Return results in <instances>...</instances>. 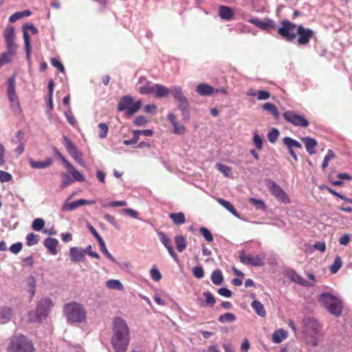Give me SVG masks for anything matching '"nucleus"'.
<instances>
[{"label":"nucleus","instance_id":"obj_59","mask_svg":"<svg viewBox=\"0 0 352 352\" xmlns=\"http://www.w3.org/2000/svg\"><path fill=\"white\" fill-rule=\"evenodd\" d=\"M253 142L258 150L262 149L263 140L256 132L254 133Z\"/></svg>","mask_w":352,"mask_h":352},{"label":"nucleus","instance_id":"obj_6","mask_svg":"<svg viewBox=\"0 0 352 352\" xmlns=\"http://www.w3.org/2000/svg\"><path fill=\"white\" fill-rule=\"evenodd\" d=\"M280 24V27L278 29V34L288 42L294 41L296 38L298 26L288 20H283Z\"/></svg>","mask_w":352,"mask_h":352},{"label":"nucleus","instance_id":"obj_29","mask_svg":"<svg viewBox=\"0 0 352 352\" xmlns=\"http://www.w3.org/2000/svg\"><path fill=\"white\" fill-rule=\"evenodd\" d=\"M287 337V332L283 329H280L275 331L272 334V341L276 344H279Z\"/></svg>","mask_w":352,"mask_h":352},{"label":"nucleus","instance_id":"obj_23","mask_svg":"<svg viewBox=\"0 0 352 352\" xmlns=\"http://www.w3.org/2000/svg\"><path fill=\"white\" fill-rule=\"evenodd\" d=\"M29 164L32 168L43 169L50 167L52 163L53 160L50 157L45 159L44 161H34L32 159H29Z\"/></svg>","mask_w":352,"mask_h":352},{"label":"nucleus","instance_id":"obj_15","mask_svg":"<svg viewBox=\"0 0 352 352\" xmlns=\"http://www.w3.org/2000/svg\"><path fill=\"white\" fill-rule=\"evenodd\" d=\"M248 21L250 23L256 25L261 30L266 32H269L272 29L276 28V25L275 22L272 19L269 18H265L263 21L258 19L252 18L248 19Z\"/></svg>","mask_w":352,"mask_h":352},{"label":"nucleus","instance_id":"obj_43","mask_svg":"<svg viewBox=\"0 0 352 352\" xmlns=\"http://www.w3.org/2000/svg\"><path fill=\"white\" fill-rule=\"evenodd\" d=\"M24 43H25V51L26 54V59L30 60L31 58V44H30V36L29 34L24 32Z\"/></svg>","mask_w":352,"mask_h":352},{"label":"nucleus","instance_id":"obj_38","mask_svg":"<svg viewBox=\"0 0 352 352\" xmlns=\"http://www.w3.org/2000/svg\"><path fill=\"white\" fill-rule=\"evenodd\" d=\"M142 103L140 100H137L135 102H133L129 108H127L125 112L127 116H131L138 112L142 107Z\"/></svg>","mask_w":352,"mask_h":352},{"label":"nucleus","instance_id":"obj_47","mask_svg":"<svg viewBox=\"0 0 352 352\" xmlns=\"http://www.w3.org/2000/svg\"><path fill=\"white\" fill-rule=\"evenodd\" d=\"M216 166L218 170L223 173L225 177H230L232 176V168L228 166L218 163Z\"/></svg>","mask_w":352,"mask_h":352},{"label":"nucleus","instance_id":"obj_42","mask_svg":"<svg viewBox=\"0 0 352 352\" xmlns=\"http://www.w3.org/2000/svg\"><path fill=\"white\" fill-rule=\"evenodd\" d=\"M4 38L6 43L14 42V30L12 26L7 27L4 30Z\"/></svg>","mask_w":352,"mask_h":352},{"label":"nucleus","instance_id":"obj_61","mask_svg":"<svg viewBox=\"0 0 352 352\" xmlns=\"http://www.w3.org/2000/svg\"><path fill=\"white\" fill-rule=\"evenodd\" d=\"M55 155L61 160V162L65 165L67 168H72V164L69 162L60 153V151L56 148H54Z\"/></svg>","mask_w":352,"mask_h":352},{"label":"nucleus","instance_id":"obj_17","mask_svg":"<svg viewBox=\"0 0 352 352\" xmlns=\"http://www.w3.org/2000/svg\"><path fill=\"white\" fill-rule=\"evenodd\" d=\"M157 235L160 238L161 243L165 246L167 249L169 254L171 257L176 261L179 262V258L177 254L174 251L173 247L171 243V240L170 238L163 232H158Z\"/></svg>","mask_w":352,"mask_h":352},{"label":"nucleus","instance_id":"obj_54","mask_svg":"<svg viewBox=\"0 0 352 352\" xmlns=\"http://www.w3.org/2000/svg\"><path fill=\"white\" fill-rule=\"evenodd\" d=\"M127 205L126 201H113L107 204H102V206L103 208L108 207H122L126 206Z\"/></svg>","mask_w":352,"mask_h":352},{"label":"nucleus","instance_id":"obj_21","mask_svg":"<svg viewBox=\"0 0 352 352\" xmlns=\"http://www.w3.org/2000/svg\"><path fill=\"white\" fill-rule=\"evenodd\" d=\"M12 314L13 310L11 307L7 306L0 307V324L8 323L12 319Z\"/></svg>","mask_w":352,"mask_h":352},{"label":"nucleus","instance_id":"obj_60","mask_svg":"<svg viewBox=\"0 0 352 352\" xmlns=\"http://www.w3.org/2000/svg\"><path fill=\"white\" fill-rule=\"evenodd\" d=\"M192 273L197 278H201L204 276V269L201 265H198L192 269Z\"/></svg>","mask_w":352,"mask_h":352},{"label":"nucleus","instance_id":"obj_10","mask_svg":"<svg viewBox=\"0 0 352 352\" xmlns=\"http://www.w3.org/2000/svg\"><path fill=\"white\" fill-rule=\"evenodd\" d=\"M52 305V301L50 298H42L38 302L36 307V319L39 320L46 318Z\"/></svg>","mask_w":352,"mask_h":352},{"label":"nucleus","instance_id":"obj_40","mask_svg":"<svg viewBox=\"0 0 352 352\" xmlns=\"http://www.w3.org/2000/svg\"><path fill=\"white\" fill-rule=\"evenodd\" d=\"M106 286L111 289H117L118 291H122L124 286L119 280L110 279L106 282Z\"/></svg>","mask_w":352,"mask_h":352},{"label":"nucleus","instance_id":"obj_35","mask_svg":"<svg viewBox=\"0 0 352 352\" xmlns=\"http://www.w3.org/2000/svg\"><path fill=\"white\" fill-rule=\"evenodd\" d=\"M211 280L215 285H220L223 281V276L220 270H214L211 274Z\"/></svg>","mask_w":352,"mask_h":352},{"label":"nucleus","instance_id":"obj_63","mask_svg":"<svg viewBox=\"0 0 352 352\" xmlns=\"http://www.w3.org/2000/svg\"><path fill=\"white\" fill-rule=\"evenodd\" d=\"M148 122V120L143 116H138L133 121V123L137 126H142Z\"/></svg>","mask_w":352,"mask_h":352},{"label":"nucleus","instance_id":"obj_13","mask_svg":"<svg viewBox=\"0 0 352 352\" xmlns=\"http://www.w3.org/2000/svg\"><path fill=\"white\" fill-rule=\"evenodd\" d=\"M8 97L13 108H20L18 97L15 91V77L8 79Z\"/></svg>","mask_w":352,"mask_h":352},{"label":"nucleus","instance_id":"obj_26","mask_svg":"<svg viewBox=\"0 0 352 352\" xmlns=\"http://www.w3.org/2000/svg\"><path fill=\"white\" fill-rule=\"evenodd\" d=\"M196 91L202 96H211L214 93V89L212 86L205 83L199 84L197 86Z\"/></svg>","mask_w":352,"mask_h":352},{"label":"nucleus","instance_id":"obj_16","mask_svg":"<svg viewBox=\"0 0 352 352\" xmlns=\"http://www.w3.org/2000/svg\"><path fill=\"white\" fill-rule=\"evenodd\" d=\"M139 92L142 95L152 94L155 91V84L148 80L144 76H140L137 84Z\"/></svg>","mask_w":352,"mask_h":352},{"label":"nucleus","instance_id":"obj_37","mask_svg":"<svg viewBox=\"0 0 352 352\" xmlns=\"http://www.w3.org/2000/svg\"><path fill=\"white\" fill-rule=\"evenodd\" d=\"M218 202L226 209H227L230 213H232L234 216L239 218V213L237 212L234 206L230 202L223 199H219Z\"/></svg>","mask_w":352,"mask_h":352},{"label":"nucleus","instance_id":"obj_34","mask_svg":"<svg viewBox=\"0 0 352 352\" xmlns=\"http://www.w3.org/2000/svg\"><path fill=\"white\" fill-rule=\"evenodd\" d=\"M283 144L288 148V149H293L294 148H301V144L290 137H285L283 140Z\"/></svg>","mask_w":352,"mask_h":352},{"label":"nucleus","instance_id":"obj_2","mask_svg":"<svg viewBox=\"0 0 352 352\" xmlns=\"http://www.w3.org/2000/svg\"><path fill=\"white\" fill-rule=\"evenodd\" d=\"M63 312L70 323H82L85 321L87 313L84 307L76 302H71L64 305Z\"/></svg>","mask_w":352,"mask_h":352},{"label":"nucleus","instance_id":"obj_56","mask_svg":"<svg viewBox=\"0 0 352 352\" xmlns=\"http://www.w3.org/2000/svg\"><path fill=\"white\" fill-rule=\"evenodd\" d=\"M98 128L100 129V133H99L100 138H101V139L105 138L107 135L108 131H109L108 126L106 124L101 122L98 124Z\"/></svg>","mask_w":352,"mask_h":352},{"label":"nucleus","instance_id":"obj_25","mask_svg":"<svg viewBox=\"0 0 352 352\" xmlns=\"http://www.w3.org/2000/svg\"><path fill=\"white\" fill-rule=\"evenodd\" d=\"M302 142L305 144L306 150L308 153L310 155L316 153V147L318 143L314 138L310 137H305L302 139Z\"/></svg>","mask_w":352,"mask_h":352},{"label":"nucleus","instance_id":"obj_50","mask_svg":"<svg viewBox=\"0 0 352 352\" xmlns=\"http://www.w3.org/2000/svg\"><path fill=\"white\" fill-rule=\"evenodd\" d=\"M250 201L252 204L253 206L258 210H261L265 211L266 210V205L263 201L261 199H257L255 198H250Z\"/></svg>","mask_w":352,"mask_h":352},{"label":"nucleus","instance_id":"obj_55","mask_svg":"<svg viewBox=\"0 0 352 352\" xmlns=\"http://www.w3.org/2000/svg\"><path fill=\"white\" fill-rule=\"evenodd\" d=\"M203 295L206 298V303L211 307H213L216 302L213 295L210 292H205Z\"/></svg>","mask_w":352,"mask_h":352},{"label":"nucleus","instance_id":"obj_36","mask_svg":"<svg viewBox=\"0 0 352 352\" xmlns=\"http://www.w3.org/2000/svg\"><path fill=\"white\" fill-rule=\"evenodd\" d=\"M26 282L27 285L29 287L28 292L32 299L35 294L36 279L33 276L30 275L27 278Z\"/></svg>","mask_w":352,"mask_h":352},{"label":"nucleus","instance_id":"obj_31","mask_svg":"<svg viewBox=\"0 0 352 352\" xmlns=\"http://www.w3.org/2000/svg\"><path fill=\"white\" fill-rule=\"evenodd\" d=\"M251 306L259 316L265 317L266 316L264 306L260 301L254 300L251 303Z\"/></svg>","mask_w":352,"mask_h":352},{"label":"nucleus","instance_id":"obj_28","mask_svg":"<svg viewBox=\"0 0 352 352\" xmlns=\"http://www.w3.org/2000/svg\"><path fill=\"white\" fill-rule=\"evenodd\" d=\"M133 102V98L131 96L127 95L122 97L118 104V110L119 111H126L127 108L132 104Z\"/></svg>","mask_w":352,"mask_h":352},{"label":"nucleus","instance_id":"obj_53","mask_svg":"<svg viewBox=\"0 0 352 352\" xmlns=\"http://www.w3.org/2000/svg\"><path fill=\"white\" fill-rule=\"evenodd\" d=\"M279 134V131L274 128L267 133V139L271 143H274L277 140Z\"/></svg>","mask_w":352,"mask_h":352},{"label":"nucleus","instance_id":"obj_22","mask_svg":"<svg viewBox=\"0 0 352 352\" xmlns=\"http://www.w3.org/2000/svg\"><path fill=\"white\" fill-rule=\"evenodd\" d=\"M69 255L73 262L82 261L85 258V251L83 248L76 247L71 248L69 250Z\"/></svg>","mask_w":352,"mask_h":352},{"label":"nucleus","instance_id":"obj_27","mask_svg":"<svg viewBox=\"0 0 352 352\" xmlns=\"http://www.w3.org/2000/svg\"><path fill=\"white\" fill-rule=\"evenodd\" d=\"M219 16L226 21L231 20L234 16V12L231 8L227 6H221L219 10Z\"/></svg>","mask_w":352,"mask_h":352},{"label":"nucleus","instance_id":"obj_44","mask_svg":"<svg viewBox=\"0 0 352 352\" xmlns=\"http://www.w3.org/2000/svg\"><path fill=\"white\" fill-rule=\"evenodd\" d=\"M236 318L234 314L232 313H226L223 315H221L219 317V322L221 323H226V322H233L236 320Z\"/></svg>","mask_w":352,"mask_h":352},{"label":"nucleus","instance_id":"obj_57","mask_svg":"<svg viewBox=\"0 0 352 352\" xmlns=\"http://www.w3.org/2000/svg\"><path fill=\"white\" fill-rule=\"evenodd\" d=\"M12 56L7 52H3L0 55V68L6 63L11 62Z\"/></svg>","mask_w":352,"mask_h":352},{"label":"nucleus","instance_id":"obj_1","mask_svg":"<svg viewBox=\"0 0 352 352\" xmlns=\"http://www.w3.org/2000/svg\"><path fill=\"white\" fill-rule=\"evenodd\" d=\"M111 344L115 352H126L130 343V331L126 322L121 318L113 320Z\"/></svg>","mask_w":352,"mask_h":352},{"label":"nucleus","instance_id":"obj_5","mask_svg":"<svg viewBox=\"0 0 352 352\" xmlns=\"http://www.w3.org/2000/svg\"><path fill=\"white\" fill-rule=\"evenodd\" d=\"M170 94L175 99L179 110H180L183 115L188 112L190 104L187 98L184 96L183 90L181 87L174 85L170 87Z\"/></svg>","mask_w":352,"mask_h":352},{"label":"nucleus","instance_id":"obj_33","mask_svg":"<svg viewBox=\"0 0 352 352\" xmlns=\"http://www.w3.org/2000/svg\"><path fill=\"white\" fill-rule=\"evenodd\" d=\"M169 217L175 225H182L186 222L185 215L182 212L170 213Z\"/></svg>","mask_w":352,"mask_h":352},{"label":"nucleus","instance_id":"obj_51","mask_svg":"<svg viewBox=\"0 0 352 352\" xmlns=\"http://www.w3.org/2000/svg\"><path fill=\"white\" fill-rule=\"evenodd\" d=\"M334 157H335L334 153L333 152L332 150L329 149L328 151H327V153L325 155V157L324 158V160H323V162L322 163V166H321L322 168V169L326 168L328 166V165H329V162L331 160H333Z\"/></svg>","mask_w":352,"mask_h":352},{"label":"nucleus","instance_id":"obj_64","mask_svg":"<svg viewBox=\"0 0 352 352\" xmlns=\"http://www.w3.org/2000/svg\"><path fill=\"white\" fill-rule=\"evenodd\" d=\"M23 244L21 242H17L14 244H12L10 247V251L13 254H18L21 250H22Z\"/></svg>","mask_w":352,"mask_h":352},{"label":"nucleus","instance_id":"obj_24","mask_svg":"<svg viewBox=\"0 0 352 352\" xmlns=\"http://www.w3.org/2000/svg\"><path fill=\"white\" fill-rule=\"evenodd\" d=\"M58 244V241L55 238L47 237L44 241V246L48 250L49 252L52 255L57 254Z\"/></svg>","mask_w":352,"mask_h":352},{"label":"nucleus","instance_id":"obj_18","mask_svg":"<svg viewBox=\"0 0 352 352\" xmlns=\"http://www.w3.org/2000/svg\"><path fill=\"white\" fill-rule=\"evenodd\" d=\"M94 203V201H89L84 199H78L70 203H69L67 201H65L62 206V210L72 211L80 206H85L87 204H92Z\"/></svg>","mask_w":352,"mask_h":352},{"label":"nucleus","instance_id":"obj_8","mask_svg":"<svg viewBox=\"0 0 352 352\" xmlns=\"http://www.w3.org/2000/svg\"><path fill=\"white\" fill-rule=\"evenodd\" d=\"M63 144L69 154L74 160L81 166H84L82 153L78 149L77 146L66 135L63 136Z\"/></svg>","mask_w":352,"mask_h":352},{"label":"nucleus","instance_id":"obj_48","mask_svg":"<svg viewBox=\"0 0 352 352\" xmlns=\"http://www.w3.org/2000/svg\"><path fill=\"white\" fill-rule=\"evenodd\" d=\"M69 168L70 169L69 173H71V175L73 177L72 180L76 181V182H82L85 180V176L81 173H80L78 170L75 169L72 166V168Z\"/></svg>","mask_w":352,"mask_h":352},{"label":"nucleus","instance_id":"obj_49","mask_svg":"<svg viewBox=\"0 0 352 352\" xmlns=\"http://www.w3.org/2000/svg\"><path fill=\"white\" fill-rule=\"evenodd\" d=\"M45 226V221L41 218L35 219L32 224V228L35 231H41Z\"/></svg>","mask_w":352,"mask_h":352},{"label":"nucleus","instance_id":"obj_14","mask_svg":"<svg viewBox=\"0 0 352 352\" xmlns=\"http://www.w3.org/2000/svg\"><path fill=\"white\" fill-rule=\"evenodd\" d=\"M298 35L297 39L299 45H305L307 44L314 36V32L309 28H305L302 25H298L296 30V35Z\"/></svg>","mask_w":352,"mask_h":352},{"label":"nucleus","instance_id":"obj_39","mask_svg":"<svg viewBox=\"0 0 352 352\" xmlns=\"http://www.w3.org/2000/svg\"><path fill=\"white\" fill-rule=\"evenodd\" d=\"M99 245L100 247L101 252L106 256V257L110 260L111 261L116 263V258L112 256V254L108 251L105 243L102 238H100V239L97 240Z\"/></svg>","mask_w":352,"mask_h":352},{"label":"nucleus","instance_id":"obj_62","mask_svg":"<svg viewBox=\"0 0 352 352\" xmlns=\"http://www.w3.org/2000/svg\"><path fill=\"white\" fill-rule=\"evenodd\" d=\"M51 64L53 67L57 68L60 72H65V67L62 63L57 58H53L51 59Z\"/></svg>","mask_w":352,"mask_h":352},{"label":"nucleus","instance_id":"obj_20","mask_svg":"<svg viewBox=\"0 0 352 352\" xmlns=\"http://www.w3.org/2000/svg\"><path fill=\"white\" fill-rule=\"evenodd\" d=\"M288 277L292 281L297 284H299L302 286L308 287L314 286V283H310L309 281L306 280L305 278H303L301 276H300L294 270L289 271L288 272Z\"/></svg>","mask_w":352,"mask_h":352},{"label":"nucleus","instance_id":"obj_19","mask_svg":"<svg viewBox=\"0 0 352 352\" xmlns=\"http://www.w3.org/2000/svg\"><path fill=\"white\" fill-rule=\"evenodd\" d=\"M153 134V131L151 129H145V130H134L133 131V138L130 140H124L123 143L124 145L129 146L131 144H135L138 142L140 138V135H142L144 136H152Z\"/></svg>","mask_w":352,"mask_h":352},{"label":"nucleus","instance_id":"obj_4","mask_svg":"<svg viewBox=\"0 0 352 352\" xmlns=\"http://www.w3.org/2000/svg\"><path fill=\"white\" fill-rule=\"evenodd\" d=\"M8 352H34L32 342L26 336L19 334L14 336L8 347Z\"/></svg>","mask_w":352,"mask_h":352},{"label":"nucleus","instance_id":"obj_58","mask_svg":"<svg viewBox=\"0 0 352 352\" xmlns=\"http://www.w3.org/2000/svg\"><path fill=\"white\" fill-rule=\"evenodd\" d=\"M7 53L12 56H14L16 53L17 45L15 42L6 43Z\"/></svg>","mask_w":352,"mask_h":352},{"label":"nucleus","instance_id":"obj_32","mask_svg":"<svg viewBox=\"0 0 352 352\" xmlns=\"http://www.w3.org/2000/svg\"><path fill=\"white\" fill-rule=\"evenodd\" d=\"M155 95L157 98L166 97L170 93V88L168 89L164 85L155 84Z\"/></svg>","mask_w":352,"mask_h":352},{"label":"nucleus","instance_id":"obj_11","mask_svg":"<svg viewBox=\"0 0 352 352\" xmlns=\"http://www.w3.org/2000/svg\"><path fill=\"white\" fill-rule=\"evenodd\" d=\"M239 261L245 265L254 266V267H261L265 265V255H247L244 252H241L239 255Z\"/></svg>","mask_w":352,"mask_h":352},{"label":"nucleus","instance_id":"obj_7","mask_svg":"<svg viewBox=\"0 0 352 352\" xmlns=\"http://www.w3.org/2000/svg\"><path fill=\"white\" fill-rule=\"evenodd\" d=\"M266 182L267 187L273 196L284 204L290 203L288 195L278 184L272 179H268Z\"/></svg>","mask_w":352,"mask_h":352},{"label":"nucleus","instance_id":"obj_45","mask_svg":"<svg viewBox=\"0 0 352 352\" xmlns=\"http://www.w3.org/2000/svg\"><path fill=\"white\" fill-rule=\"evenodd\" d=\"M25 239L26 243L30 247L36 245L39 241V236L34 233L28 234Z\"/></svg>","mask_w":352,"mask_h":352},{"label":"nucleus","instance_id":"obj_46","mask_svg":"<svg viewBox=\"0 0 352 352\" xmlns=\"http://www.w3.org/2000/svg\"><path fill=\"white\" fill-rule=\"evenodd\" d=\"M342 261L339 256H337L333 261V263L330 266L329 270L331 274H336L341 268Z\"/></svg>","mask_w":352,"mask_h":352},{"label":"nucleus","instance_id":"obj_12","mask_svg":"<svg viewBox=\"0 0 352 352\" xmlns=\"http://www.w3.org/2000/svg\"><path fill=\"white\" fill-rule=\"evenodd\" d=\"M303 332L308 336H316L320 331V325L317 320L306 318L302 320Z\"/></svg>","mask_w":352,"mask_h":352},{"label":"nucleus","instance_id":"obj_9","mask_svg":"<svg viewBox=\"0 0 352 352\" xmlns=\"http://www.w3.org/2000/svg\"><path fill=\"white\" fill-rule=\"evenodd\" d=\"M284 119L295 126L307 127L309 125V121L304 117L298 114L294 111H287L283 115Z\"/></svg>","mask_w":352,"mask_h":352},{"label":"nucleus","instance_id":"obj_41","mask_svg":"<svg viewBox=\"0 0 352 352\" xmlns=\"http://www.w3.org/2000/svg\"><path fill=\"white\" fill-rule=\"evenodd\" d=\"M262 109L265 111H268L270 114H272L276 119L278 118L279 117V112L277 110V108L276 106L270 102L265 103L262 106Z\"/></svg>","mask_w":352,"mask_h":352},{"label":"nucleus","instance_id":"obj_52","mask_svg":"<svg viewBox=\"0 0 352 352\" xmlns=\"http://www.w3.org/2000/svg\"><path fill=\"white\" fill-rule=\"evenodd\" d=\"M199 232L208 242H212L214 240L213 236L211 232L205 227L199 228Z\"/></svg>","mask_w":352,"mask_h":352},{"label":"nucleus","instance_id":"obj_30","mask_svg":"<svg viewBox=\"0 0 352 352\" xmlns=\"http://www.w3.org/2000/svg\"><path fill=\"white\" fill-rule=\"evenodd\" d=\"M175 243L178 252H182L187 246L186 240L183 235H176L175 236Z\"/></svg>","mask_w":352,"mask_h":352},{"label":"nucleus","instance_id":"obj_3","mask_svg":"<svg viewBox=\"0 0 352 352\" xmlns=\"http://www.w3.org/2000/svg\"><path fill=\"white\" fill-rule=\"evenodd\" d=\"M318 301L327 308L329 312L336 316H340L342 312V303L335 296L323 292L318 296Z\"/></svg>","mask_w":352,"mask_h":352}]
</instances>
